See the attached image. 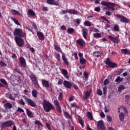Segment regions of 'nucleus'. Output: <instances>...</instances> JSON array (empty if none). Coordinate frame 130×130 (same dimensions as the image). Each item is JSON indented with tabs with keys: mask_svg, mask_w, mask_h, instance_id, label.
Wrapping results in <instances>:
<instances>
[{
	"mask_svg": "<svg viewBox=\"0 0 130 130\" xmlns=\"http://www.w3.org/2000/svg\"><path fill=\"white\" fill-rule=\"evenodd\" d=\"M130 98V94H128L125 95V100H127V99H129Z\"/></svg>",
	"mask_w": 130,
	"mask_h": 130,
	"instance_id": "nucleus-64",
	"label": "nucleus"
},
{
	"mask_svg": "<svg viewBox=\"0 0 130 130\" xmlns=\"http://www.w3.org/2000/svg\"><path fill=\"white\" fill-rule=\"evenodd\" d=\"M93 37L94 38H100L101 37V34L100 33H95L93 34Z\"/></svg>",
	"mask_w": 130,
	"mask_h": 130,
	"instance_id": "nucleus-34",
	"label": "nucleus"
},
{
	"mask_svg": "<svg viewBox=\"0 0 130 130\" xmlns=\"http://www.w3.org/2000/svg\"><path fill=\"white\" fill-rule=\"evenodd\" d=\"M80 62L81 64H85L86 62H87V61L86 60V59H84V57H81L79 59Z\"/></svg>",
	"mask_w": 130,
	"mask_h": 130,
	"instance_id": "nucleus-25",
	"label": "nucleus"
},
{
	"mask_svg": "<svg viewBox=\"0 0 130 130\" xmlns=\"http://www.w3.org/2000/svg\"><path fill=\"white\" fill-rule=\"evenodd\" d=\"M62 59L64 63L66 64V66H69L70 62H69V61H68V58L66 57V54H63L62 52Z\"/></svg>",
	"mask_w": 130,
	"mask_h": 130,
	"instance_id": "nucleus-12",
	"label": "nucleus"
},
{
	"mask_svg": "<svg viewBox=\"0 0 130 130\" xmlns=\"http://www.w3.org/2000/svg\"><path fill=\"white\" fill-rule=\"evenodd\" d=\"M32 96L34 97V98H36L37 97V95H38V91L36 90V89L32 90L31 91Z\"/></svg>",
	"mask_w": 130,
	"mask_h": 130,
	"instance_id": "nucleus-23",
	"label": "nucleus"
},
{
	"mask_svg": "<svg viewBox=\"0 0 130 130\" xmlns=\"http://www.w3.org/2000/svg\"><path fill=\"white\" fill-rule=\"evenodd\" d=\"M54 104L56 106L57 111L58 112H61V108L60 107V105H59V102L57 100H55L54 101Z\"/></svg>",
	"mask_w": 130,
	"mask_h": 130,
	"instance_id": "nucleus-7",
	"label": "nucleus"
},
{
	"mask_svg": "<svg viewBox=\"0 0 130 130\" xmlns=\"http://www.w3.org/2000/svg\"><path fill=\"white\" fill-rule=\"evenodd\" d=\"M64 115L66 116L67 118H69L70 119L72 117H71V115H70V113L68 112H64Z\"/></svg>",
	"mask_w": 130,
	"mask_h": 130,
	"instance_id": "nucleus-31",
	"label": "nucleus"
},
{
	"mask_svg": "<svg viewBox=\"0 0 130 130\" xmlns=\"http://www.w3.org/2000/svg\"><path fill=\"white\" fill-rule=\"evenodd\" d=\"M114 30H115L116 31H119V26H118L117 24L115 25L114 26Z\"/></svg>",
	"mask_w": 130,
	"mask_h": 130,
	"instance_id": "nucleus-45",
	"label": "nucleus"
},
{
	"mask_svg": "<svg viewBox=\"0 0 130 130\" xmlns=\"http://www.w3.org/2000/svg\"><path fill=\"white\" fill-rule=\"evenodd\" d=\"M73 56H74L75 58L76 59H79V58L78 57V53H74L73 54Z\"/></svg>",
	"mask_w": 130,
	"mask_h": 130,
	"instance_id": "nucleus-58",
	"label": "nucleus"
},
{
	"mask_svg": "<svg viewBox=\"0 0 130 130\" xmlns=\"http://www.w3.org/2000/svg\"><path fill=\"white\" fill-rule=\"evenodd\" d=\"M61 74H62L64 77H65L66 79H67V80H69V75H68V71H67V70L62 69L61 70Z\"/></svg>",
	"mask_w": 130,
	"mask_h": 130,
	"instance_id": "nucleus-14",
	"label": "nucleus"
},
{
	"mask_svg": "<svg viewBox=\"0 0 130 130\" xmlns=\"http://www.w3.org/2000/svg\"><path fill=\"white\" fill-rule=\"evenodd\" d=\"M19 61L21 67H23V68H26V60L24 57H20L19 58Z\"/></svg>",
	"mask_w": 130,
	"mask_h": 130,
	"instance_id": "nucleus-8",
	"label": "nucleus"
},
{
	"mask_svg": "<svg viewBox=\"0 0 130 130\" xmlns=\"http://www.w3.org/2000/svg\"><path fill=\"white\" fill-rule=\"evenodd\" d=\"M103 93L104 95L106 94V91H107V87L106 86L103 88Z\"/></svg>",
	"mask_w": 130,
	"mask_h": 130,
	"instance_id": "nucleus-60",
	"label": "nucleus"
},
{
	"mask_svg": "<svg viewBox=\"0 0 130 130\" xmlns=\"http://www.w3.org/2000/svg\"><path fill=\"white\" fill-rule=\"evenodd\" d=\"M94 11L95 12H100V7H96L95 8H94Z\"/></svg>",
	"mask_w": 130,
	"mask_h": 130,
	"instance_id": "nucleus-62",
	"label": "nucleus"
},
{
	"mask_svg": "<svg viewBox=\"0 0 130 130\" xmlns=\"http://www.w3.org/2000/svg\"><path fill=\"white\" fill-rule=\"evenodd\" d=\"M109 84V80L108 79H105L104 82V86H106Z\"/></svg>",
	"mask_w": 130,
	"mask_h": 130,
	"instance_id": "nucleus-51",
	"label": "nucleus"
},
{
	"mask_svg": "<svg viewBox=\"0 0 130 130\" xmlns=\"http://www.w3.org/2000/svg\"><path fill=\"white\" fill-rule=\"evenodd\" d=\"M13 34L14 36H16V37H19L22 38L26 36V34L25 32H24V31H23V29L18 28H15Z\"/></svg>",
	"mask_w": 130,
	"mask_h": 130,
	"instance_id": "nucleus-2",
	"label": "nucleus"
},
{
	"mask_svg": "<svg viewBox=\"0 0 130 130\" xmlns=\"http://www.w3.org/2000/svg\"><path fill=\"white\" fill-rule=\"evenodd\" d=\"M82 34L84 38L86 39L87 38V35H88V29L84 28L82 29Z\"/></svg>",
	"mask_w": 130,
	"mask_h": 130,
	"instance_id": "nucleus-18",
	"label": "nucleus"
},
{
	"mask_svg": "<svg viewBox=\"0 0 130 130\" xmlns=\"http://www.w3.org/2000/svg\"><path fill=\"white\" fill-rule=\"evenodd\" d=\"M29 77L32 82H33L34 85H35V86H38V87H39V84H38V80H37V77H36V76H35L34 74L31 73Z\"/></svg>",
	"mask_w": 130,
	"mask_h": 130,
	"instance_id": "nucleus-5",
	"label": "nucleus"
},
{
	"mask_svg": "<svg viewBox=\"0 0 130 130\" xmlns=\"http://www.w3.org/2000/svg\"><path fill=\"white\" fill-rule=\"evenodd\" d=\"M123 109L125 111V114H127L128 113V111H127V109H126V107H123Z\"/></svg>",
	"mask_w": 130,
	"mask_h": 130,
	"instance_id": "nucleus-56",
	"label": "nucleus"
},
{
	"mask_svg": "<svg viewBox=\"0 0 130 130\" xmlns=\"http://www.w3.org/2000/svg\"><path fill=\"white\" fill-rule=\"evenodd\" d=\"M112 41H113V42H114V43L117 44V43H118L119 40H118V38H117L116 37H114L113 38V40H112Z\"/></svg>",
	"mask_w": 130,
	"mask_h": 130,
	"instance_id": "nucleus-35",
	"label": "nucleus"
},
{
	"mask_svg": "<svg viewBox=\"0 0 130 130\" xmlns=\"http://www.w3.org/2000/svg\"><path fill=\"white\" fill-rule=\"evenodd\" d=\"M4 107H5V108H6V109H8V108L9 109H11V108H13V105L12 104H11V103H7L4 104Z\"/></svg>",
	"mask_w": 130,
	"mask_h": 130,
	"instance_id": "nucleus-19",
	"label": "nucleus"
},
{
	"mask_svg": "<svg viewBox=\"0 0 130 130\" xmlns=\"http://www.w3.org/2000/svg\"><path fill=\"white\" fill-rule=\"evenodd\" d=\"M63 85L67 89H71L72 88V84L67 80L63 81Z\"/></svg>",
	"mask_w": 130,
	"mask_h": 130,
	"instance_id": "nucleus-10",
	"label": "nucleus"
},
{
	"mask_svg": "<svg viewBox=\"0 0 130 130\" xmlns=\"http://www.w3.org/2000/svg\"><path fill=\"white\" fill-rule=\"evenodd\" d=\"M18 112H24V110L21 108L18 107L17 109Z\"/></svg>",
	"mask_w": 130,
	"mask_h": 130,
	"instance_id": "nucleus-55",
	"label": "nucleus"
},
{
	"mask_svg": "<svg viewBox=\"0 0 130 130\" xmlns=\"http://www.w3.org/2000/svg\"><path fill=\"white\" fill-rule=\"evenodd\" d=\"M56 58L57 59L58 61H60V54L57 53H55Z\"/></svg>",
	"mask_w": 130,
	"mask_h": 130,
	"instance_id": "nucleus-38",
	"label": "nucleus"
},
{
	"mask_svg": "<svg viewBox=\"0 0 130 130\" xmlns=\"http://www.w3.org/2000/svg\"><path fill=\"white\" fill-rule=\"evenodd\" d=\"M85 26H87V27H90L91 26V22L89 21H85L84 23Z\"/></svg>",
	"mask_w": 130,
	"mask_h": 130,
	"instance_id": "nucleus-44",
	"label": "nucleus"
},
{
	"mask_svg": "<svg viewBox=\"0 0 130 130\" xmlns=\"http://www.w3.org/2000/svg\"><path fill=\"white\" fill-rule=\"evenodd\" d=\"M121 51L124 54H127L128 53V50L127 49H123L121 50Z\"/></svg>",
	"mask_w": 130,
	"mask_h": 130,
	"instance_id": "nucleus-36",
	"label": "nucleus"
},
{
	"mask_svg": "<svg viewBox=\"0 0 130 130\" xmlns=\"http://www.w3.org/2000/svg\"><path fill=\"white\" fill-rule=\"evenodd\" d=\"M59 100H61L62 99V93L60 92L58 96Z\"/></svg>",
	"mask_w": 130,
	"mask_h": 130,
	"instance_id": "nucleus-59",
	"label": "nucleus"
},
{
	"mask_svg": "<svg viewBox=\"0 0 130 130\" xmlns=\"http://www.w3.org/2000/svg\"><path fill=\"white\" fill-rule=\"evenodd\" d=\"M104 62L105 63H106V64H108L109 66L111 61H110V60H109V58H107L106 60H105Z\"/></svg>",
	"mask_w": 130,
	"mask_h": 130,
	"instance_id": "nucleus-47",
	"label": "nucleus"
},
{
	"mask_svg": "<svg viewBox=\"0 0 130 130\" xmlns=\"http://www.w3.org/2000/svg\"><path fill=\"white\" fill-rule=\"evenodd\" d=\"M26 114L28 116V117H30V118H33L34 117V115L33 114V113L30 111L29 109H26Z\"/></svg>",
	"mask_w": 130,
	"mask_h": 130,
	"instance_id": "nucleus-16",
	"label": "nucleus"
},
{
	"mask_svg": "<svg viewBox=\"0 0 130 130\" xmlns=\"http://www.w3.org/2000/svg\"><path fill=\"white\" fill-rule=\"evenodd\" d=\"M7 125L8 126H12V125H13V124H14V121H11V120L7 121Z\"/></svg>",
	"mask_w": 130,
	"mask_h": 130,
	"instance_id": "nucleus-41",
	"label": "nucleus"
},
{
	"mask_svg": "<svg viewBox=\"0 0 130 130\" xmlns=\"http://www.w3.org/2000/svg\"><path fill=\"white\" fill-rule=\"evenodd\" d=\"M79 122L80 124H81V125L82 126V127H84V122L82 121V120L81 119H79Z\"/></svg>",
	"mask_w": 130,
	"mask_h": 130,
	"instance_id": "nucleus-52",
	"label": "nucleus"
},
{
	"mask_svg": "<svg viewBox=\"0 0 130 130\" xmlns=\"http://www.w3.org/2000/svg\"><path fill=\"white\" fill-rule=\"evenodd\" d=\"M43 106L46 112H49L50 110H52V109H54V106L53 105L46 100H44Z\"/></svg>",
	"mask_w": 130,
	"mask_h": 130,
	"instance_id": "nucleus-1",
	"label": "nucleus"
},
{
	"mask_svg": "<svg viewBox=\"0 0 130 130\" xmlns=\"http://www.w3.org/2000/svg\"><path fill=\"white\" fill-rule=\"evenodd\" d=\"M3 127H8V123L7 122H5L2 124Z\"/></svg>",
	"mask_w": 130,
	"mask_h": 130,
	"instance_id": "nucleus-53",
	"label": "nucleus"
},
{
	"mask_svg": "<svg viewBox=\"0 0 130 130\" xmlns=\"http://www.w3.org/2000/svg\"><path fill=\"white\" fill-rule=\"evenodd\" d=\"M125 88H124V86L123 85H121L119 86L118 87V92H121V91H122V90H124Z\"/></svg>",
	"mask_w": 130,
	"mask_h": 130,
	"instance_id": "nucleus-42",
	"label": "nucleus"
},
{
	"mask_svg": "<svg viewBox=\"0 0 130 130\" xmlns=\"http://www.w3.org/2000/svg\"><path fill=\"white\" fill-rule=\"evenodd\" d=\"M109 68H112L114 69L115 68H117V64L113 62H111L110 64L109 65Z\"/></svg>",
	"mask_w": 130,
	"mask_h": 130,
	"instance_id": "nucleus-24",
	"label": "nucleus"
},
{
	"mask_svg": "<svg viewBox=\"0 0 130 130\" xmlns=\"http://www.w3.org/2000/svg\"><path fill=\"white\" fill-rule=\"evenodd\" d=\"M35 124H37V125H42V123L39 120L35 121Z\"/></svg>",
	"mask_w": 130,
	"mask_h": 130,
	"instance_id": "nucleus-46",
	"label": "nucleus"
},
{
	"mask_svg": "<svg viewBox=\"0 0 130 130\" xmlns=\"http://www.w3.org/2000/svg\"><path fill=\"white\" fill-rule=\"evenodd\" d=\"M68 13L69 14H71L72 15H77L78 12V11L74 9H70V10H68Z\"/></svg>",
	"mask_w": 130,
	"mask_h": 130,
	"instance_id": "nucleus-20",
	"label": "nucleus"
},
{
	"mask_svg": "<svg viewBox=\"0 0 130 130\" xmlns=\"http://www.w3.org/2000/svg\"><path fill=\"white\" fill-rule=\"evenodd\" d=\"M47 3H48V5H51L53 6H59L58 1L55 2L54 0H47Z\"/></svg>",
	"mask_w": 130,
	"mask_h": 130,
	"instance_id": "nucleus-9",
	"label": "nucleus"
},
{
	"mask_svg": "<svg viewBox=\"0 0 130 130\" xmlns=\"http://www.w3.org/2000/svg\"><path fill=\"white\" fill-rule=\"evenodd\" d=\"M0 65L2 67H7V64H6V63L3 61H1L0 62Z\"/></svg>",
	"mask_w": 130,
	"mask_h": 130,
	"instance_id": "nucleus-54",
	"label": "nucleus"
},
{
	"mask_svg": "<svg viewBox=\"0 0 130 130\" xmlns=\"http://www.w3.org/2000/svg\"><path fill=\"white\" fill-rule=\"evenodd\" d=\"M62 82H63L62 79H59L58 81V85H61V84H62Z\"/></svg>",
	"mask_w": 130,
	"mask_h": 130,
	"instance_id": "nucleus-63",
	"label": "nucleus"
},
{
	"mask_svg": "<svg viewBox=\"0 0 130 130\" xmlns=\"http://www.w3.org/2000/svg\"><path fill=\"white\" fill-rule=\"evenodd\" d=\"M67 32L69 34H73V33H75V29L73 28H69L67 29Z\"/></svg>",
	"mask_w": 130,
	"mask_h": 130,
	"instance_id": "nucleus-28",
	"label": "nucleus"
},
{
	"mask_svg": "<svg viewBox=\"0 0 130 130\" xmlns=\"http://www.w3.org/2000/svg\"><path fill=\"white\" fill-rule=\"evenodd\" d=\"M37 35L40 40H44V35L42 32L38 31Z\"/></svg>",
	"mask_w": 130,
	"mask_h": 130,
	"instance_id": "nucleus-15",
	"label": "nucleus"
},
{
	"mask_svg": "<svg viewBox=\"0 0 130 130\" xmlns=\"http://www.w3.org/2000/svg\"><path fill=\"white\" fill-rule=\"evenodd\" d=\"M123 79L120 78V76H118L116 79H115V82L116 83H120L122 81Z\"/></svg>",
	"mask_w": 130,
	"mask_h": 130,
	"instance_id": "nucleus-37",
	"label": "nucleus"
},
{
	"mask_svg": "<svg viewBox=\"0 0 130 130\" xmlns=\"http://www.w3.org/2000/svg\"><path fill=\"white\" fill-rule=\"evenodd\" d=\"M20 104H21V105H25V102L23 100H20L19 101Z\"/></svg>",
	"mask_w": 130,
	"mask_h": 130,
	"instance_id": "nucleus-57",
	"label": "nucleus"
},
{
	"mask_svg": "<svg viewBox=\"0 0 130 130\" xmlns=\"http://www.w3.org/2000/svg\"><path fill=\"white\" fill-rule=\"evenodd\" d=\"M116 16L118 19H120V22L121 23H128V20L124 16L119 14H117Z\"/></svg>",
	"mask_w": 130,
	"mask_h": 130,
	"instance_id": "nucleus-6",
	"label": "nucleus"
},
{
	"mask_svg": "<svg viewBox=\"0 0 130 130\" xmlns=\"http://www.w3.org/2000/svg\"><path fill=\"white\" fill-rule=\"evenodd\" d=\"M101 5L102 6H105V7H108V6H110V3L106 2V1H102L101 2Z\"/></svg>",
	"mask_w": 130,
	"mask_h": 130,
	"instance_id": "nucleus-26",
	"label": "nucleus"
},
{
	"mask_svg": "<svg viewBox=\"0 0 130 130\" xmlns=\"http://www.w3.org/2000/svg\"><path fill=\"white\" fill-rule=\"evenodd\" d=\"M89 97H90V92H89V91H86L83 96V99H84V100H87Z\"/></svg>",
	"mask_w": 130,
	"mask_h": 130,
	"instance_id": "nucleus-22",
	"label": "nucleus"
},
{
	"mask_svg": "<svg viewBox=\"0 0 130 130\" xmlns=\"http://www.w3.org/2000/svg\"><path fill=\"white\" fill-rule=\"evenodd\" d=\"M105 9H106V10H107V11H114V8L112 7H105Z\"/></svg>",
	"mask_w": 130,
	"mask_h": 130,
	"instance_id": "nucleus-43",
	"label": "nucleus"
},
{
	"mask_svg": "<svg viewBox=\"0 0 130 130\" xmlns=\"http://www.w3.org/2000/svg\"><path fill=\"white\" fill-rule=\"evenodd\" d=\"M76 42L80 45V46H85L86 45V42L82 39H79L76 41Z\"/></svg>",
	"mask_w": 130,
	"mask_h": 130,
	"instance_id": "nucleus-11",
	"label": "nucleus"
},
{
	"mask_svg": "<svg viewBox=\"0 0 130 130\" xmlns=\"http://www.w3.org/2000/svg\"><path fill=\"white\" fill-rule=\"evenodd\" d=\"M0 82H1V83H2V84H4V85H5V86H8V83H7V81L5 79H0Z\"/></svg>",
	"mask_w": 130,
	"mask_h": 130,
	"instance_id": "nucleus-39",
	"label": "nucleus"
},
{
	"mask_svg": "<svg viewBox=\"0 0 130 130\" xmlns=\"http://www.w3.org/2000/svg\"><path fill=\"white\" fill-rule=\"evenodd\" d=\"M15 40L16 44L19 47H22V46L24 45V40H23V39H22L21 38H20L19 37H15Z\"/></svg>",
	"mask_w": 130,
	"mask_h": 130,
	"instance_id": "nucleus-3",
	"label": "nucleus"
},
{
	"mask_svg": "<svg viewBox=\"0 0 130 130\" xmlns=\"http://www.w3.org/2000/svg\"><path fill=\"white\" fill-rule=\"evenodd\" d=\"M107 119L109 122H111V121H112V117H111L110 116H107Z\"/></svg>",
	"mask_w": 130,
	"mask_h": 130,
	"instance_id": "nucleus-48",
	"label": "nucleus"
},
{
	"mask_svg": "<svg viewBox=\"0 0 130 130\" xmlns=\"http://www.w3.org/2000/svg\"><path fill=\"white\" fill-rule=\"evenodd\" d=\"M11 20H12V21H13V22H14V23L18 25H20V23H19V21H18V20H17L16 18H11Z\"/></svg>",
	"mask_w": 130,
	"mask_h": 130,
	"instance_id": "nucleus-32",
	"label": "nucleus"
},
{
	"mask_svg": "<svg viewBox=\"0 0 130 130\" xmlns=\"http://www.w3.org/2000/svg\"><path fill=\"white\" fill-rule=\"evenodd\" d=\"M93 55L94 57H99L101 55V53L99 51H95L93 53Z\"/></svg>",
	"mask_w": 130,
	"mask_h": 130,
	"instance_id": "nucleus-27",
	"label": "nucleus"
},
{
	"mask_svg": "<svg viewBox=\"0 0 130 130\" xmlns=\"http://www.w3.org/2000/svg\"><path fill=\"white\" fill-rule=\"evenodd\" d=\"M101 18V19H103V20H104V21H106V22H107V23H110V21L106 18L105 17L102 16Z\"/></svg>",
	"mask_w": 130,
	"mask_h": 130,
	"instance_id": "nucleus-50",
	"label": "nucleus"
},
{
	"mask_svg": "<svg viewBox=\"0 0 130 130\" xmlns=\"http://www.w3.org/2000/svg\"><path fill=\"white\" fill-rule=\"evenodd\" d=\"M87 115L90 120H93V115H92V113L88 112L87 113Z\"/></svg>",
	"mask_w": 130,
	"mask_h": 130,
	"instance_id": "nucleus-29",
	"label": "nucleus"
},
{
	"mask_svg": "<svg viewBox=\"0 0 130 130\" xmlns=\"http://www.w3.org/2000/svg\"><path fill=\"white\" fill-rule=\"evenodd\" d=\"M23 98L25 99L26 102H27V103H28L30 106H31V107H36V106H37V105L35 102H34V101L27 98V96H24Z\"/></svg>",
	"mask_w": 130,
	"mask_h": 130,
	"instance_id": "nucleus-4",
	"label": "nucleus"
},
{
	"mask_svg": "<svg viewBox=\"0 0 130 130\" xmlns=\"http://www.w3.org/2000/svg\"><path fill=\"white\" fill-rule=\"evenodd\" d=\"M124 116H125V114L122 112L119 114V118L120 121H123L124 120Z\"/></svg>",
	"mask_w": 130,
	"mask_h": 130,
	"instance_id": "nucleus-17",
	"label": "nucleus"
},
{
	"mask_svg": "<svg viewBox=\"0 0 130 130\" xmlns=\"http://www.w3.org/2000/svg\"><path fill=\"white\" fill-rule=\"evenodd\" d=\"M28 14L30 15V16H36L35 14V12L32 10V9H29L27 11Z\"/></svg>",
	"mask_w": 130,
	"mask_h": 130,
	"instance_id": "nucleus-30",
	"label": "nucleus"
},
{
	"mask_svg": "<svg viewBox=\"0 0 130 130\" xmlns=\"http://www.w3.org/2000/svg\"><path fill=\"white\" fill-rule=\"evenodd\" d=\"M125 102L126 103V104H128V105H129L130 104V99H127V100H125Z\"/></svg>",
	"mask_w": 130,
	"mask_h": 130,
	"instance_id": "nucleus-61",
	"label": "nucleus"
},
{
	"mask_svg": "<svg viewBox=\"0 0 130 130\" xmlns=\"http://www.w3.org/2000/svg\"><path fill=\"white\" fill-rule=\"evenodd\" d=\"M54 48L56 50L58 51V52H62L61 49H60L57 45H54Z\"/></svg>",
	"mask_w": 130,
	"mask_h": 130,
	"instance_id": "nucleus-40",
	"label": "nucleus"
},
{
	"mask_svg": "<svg viewBox=\"0 0 130 130\" xmlns=\"http://www.w3.org/2000/svg\"><path fill=\"white\" fill-rule=\"evenodd\" d=\"M83 76L84 77V80L85 81H88V79L89 78V77L88 76V73L87 72H84Z\"/></svg>",
	"mask_w": 130,
	"mask_h": 130,
	"instance_id": "nucleus-33",
	"label": "nucleus"
},
{
	"mask_svg": "<svg viewBox=\"0 0 130 130\" xmlns=\"http://www.w3.org/2000/svg\"><path fill=\"white\" fill-rule=\"evenodd\" d=\"M11 13L12 14V15H19V16H22V14L20 13L19 11L14 9L11 10Z\"/></svg>",
	"mask_w": 130,
	"mask_h": 130,
	"instance_id": "nucleus-21",
	"label": "nucleus"
},
{
	"mask_svg": "<svg viewBox=\"0 0 130 130\" xmlns=\"http://www.w3.org/2000/svg\"><path fill=\"white\" fill-rule=\"evenodd\" d=\"M96 93L98 95H99L100 96H102V91L100 89H97Z\"/></svg>",
	"mask_w": 130,
	"mask_h": 130,
	"instance_id": "nucleus-49",
	"label": "nucleus"
},
{
	"mask_svg": "<svg viewBox=\"0 0 130 130\" xmlns=\"http://www.w3.org/2000/svg\"><path fill=\"white\" fill-rule=\"evenodd\" d=\"M42 84L43 85V87H45V88H49V82L43 80H42Z\"/></svg>",
	"mask_w": 130,
	"mask_h": 130,
	"instance_id": "nucleus-13",
	"label": "nucleus"
}]
</instances>
